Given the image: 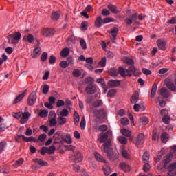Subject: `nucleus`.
Instances as JSON below:
<instances>
[{"label":"nucleus","instance_id":"obj_49","mask_svg":"<svg viewBox=\"0 0 176 176\" xmlns=\"http://www.w3.org/2000/svg\"><path fill=\"white\" fill-rule=\"evenodd\" d=\"M24 163V159L20 158L18 160L16 161L14 166L15 167H19V166H21Z\"/></svg>","mask_w":176,"mask_h":176},{"label":"nucleus","instance_id":"obj_10","mask_svg":"<svg viewBox=\"0 0 176 176\" xmlns=\"http://www.w3.org/2000/svg\"><path fill=\"white\" fill-rule=\"evenodd\" d=\"M28 92V90L25 89L23 91V92L21 94H19L18 96L15 98V99L13 101V104H19L24 97H25V94Z\"/></svg>","mask_w":176,"mask_h":176},{"label":"nucleus","instance_id":"obj_7","mask_svg":"<svg viewBox=\"0 0 176 176\" xmlns=\"http://www.w3.org/2000/svg\"><path fill=\"white\" fill-rule=\"evenodd\" d=\"M85 91L87 94H94V93H97V87L94 85H89L85 87Z\"/></svg>","mask_w":176,"mask_h":176},{"label":"nucleus","instance_id":"obj_63","mask_svg":"<svg viewBox=\"0 0 176 176\" xmlns=\"http://www.w3.org/2000/svg\"><path fill=\"white\" fill-rule=\"evenodd\" d=\"M47 111L43 110L38 113V116H40V118H46V116H47Z\"/></svg>","mask_w":176,"mask_h":176},{"label":"nucleus","instance_id":"obj_26","mask_svg":"<svg viewBox=\"0 0 176 176\" xmlns=\"http://www.w3.org/2000/svg\"><path fill=\"white\" fill-rule=\"evenodd\" d=\"M23 41H28L29 43H32L34 42V35L30 34L28 36H24Z\"/></svg>","mask_w":176,"mask_h":176},{"label":"nucleus","instance_id":"obj_21","mask_svg":"<svg viewBox=\"0 0 176 176\" xmlns=\"http://www.w3.org/2000/svg\"><path fill=\"white\" fill-rule=\"evenodd\" d=\"M95 159L98 162H103V163H107V160H104V157H102L100 153L95 152L94 153Z\"/></svg>","mask_w":176,"mask_h":176},{"label":"nucleus","instance_id":"obj_13","mask_svg":"<svg viewBox=\"0 0 176 176\" xmlns=\"http://www.w3.org/2000/svg\"><path fill=\"white\" fill-rule=\"evenodd\" d=\"M145 142V135L144 133H140L138 135L136 144L137 145H142Z\"/></svg>","mask_w":176,"mask_h":176},{"label":"nucleus","instance_id":"obj_56","mask_svg":"<svg viewBox=\"0 0 176 176\" xmlns=\"http://www.w3.org/2000/svg\"><path fill=\"white\" fill-rule=\"evenodd\" d=\"M68 115H69V111H68V110H67V109H63L62 110V111L60 112V116L63 118L64 116H68Z\"/></svg>","mask_w":176,"mask_h":176},{"label":"nucleus","instance_id":"obj_37","mask_svg":"<svg viewBox=\"0 0 176 176\" xmlns=\"http://www.w3.org/2000/svg\"><path fill=\"white\" fill-rule=\"evenodd\" d=\"M120 168L123 170V171H126L127 168H129V164L126 162H121L120 164Z\"/></svg>","mask_w":176,"mask_h":176},{"label":"nucleus","instance_id":"obj_15","mask_svg":"<svg viewBox=\"0 0 176 176\" xmlns=\"http://www.w3.org/2000/svg\"><path fill=\"white\" fill-rule=\"evenodd\" d=\"M120 85V80H111L108 82V86L109 87H118V86Z\"/></svg>","mask_w":176,"mask_h":176},{"label":"nucleus","instance_id":"obj_42","mask_svg":"<svg viewBox=\"0 0 176 176\" xmlns=\"http://www.w3.org/2000/svg\"><path fill=\"white\" fill-rule=\"evenodd\" d=\"M102 104H103L102 100H98L95 101L94 102H93L92 105L95 108H98V107H101V105H102Z\"/></svg>","mask_w":176,"mask_h":176},{"label":"nucleus","instance_id":"obj_11","mask_svg":"<svg viewBox=\"0 0 176 176\" xmlns=\"http://www.w3.org/2000/svg\"><path fill=\"white\" fill-rule=\"evenodd\" d=\"M74 158L75 163H80V162H82V160H83V155H82V153H80V152L77 151L74 153Z\"/></svg>","mask_w":176,"mask_h":176},{"label":"nucleus","instance_id":"obj_18","mask_svg":"<svg viewBox=\"0 0 176 176\" xmlns=\"http://www.w3.org/2000/svg\"><path fill=\"white\" fill-rule=\"evenodd\" d=\"M108 9L110 10V11L111 12V13H113L114 14H118V13H120V11H119V10H118V7L116 6L112 5V4H109L107 6Z\"/></svg>","mask_w":176,"mask_h":176},{"label":"nucleus","instance_id":"obj_27","mask_svg":"<svg viewBox=\"0 0 176 176\" xmlns=\"http://www.w3.org/2000/svg\"><path fill=\"white\" fill-rule=\"evenodd\" d=\"M123 60L125 64H127V65H134V60L129 57H124Z\"/></svg>","mask_w":176,"mask_h":176},{"label":"nucleus","instance_id":"obj_40","mask_svg":"<svg viewBox=\"0 0 176 176\" xmlns=\"http://www.w3.org/2000/svg\"><path fill=\"white\" fill-rule=\"evenodd\" d=\"M85 83H86V85H94L93 83H94V78L92 77H87L85 80Z\"/></svg>","mask_w":176,"mask_h":176},{"label":"nucleus","instance_id":"obj_28","mask_svg":"<svg viewBox=\"0 0 176 176\" xmlns=\"http://www.w3.org/2000/svg\"><path fill=\"white\" fill-rule=\"evenodd\" d=\"M60 54L62 57H68L69 56V49L68 47L63 48Z\"/></svg>","mask_w":176,"mask_h":176},{"label":"nucleus","instance_id":"obj_29","mask_svg":"<svg viewBox=\"0 0 176 176\" xmlns=\"http://www.w3.org/2000/svg\"><path fill=\"white\" fill-rule=\"evenodd\" d=\"M140 123L141 126H146V124L149 123V120L146 117H142L140 119Z\"/></svg>","mask_w":176,"mask_h":176},{"label":"nucleus","instance_id":"obj_41","mask_svg":"<svg viewBox=\"0 0 176 176\" xmlns=\"http://www.w3.org/2000/svg\"><path fill=\"white\" fill-rule=\"evenodd\" d=\"M142 160L144 163H149V154L148 153H144L143 154Z\"/></svg>","mask_w":176,"mask_h":176},{"label":"nucleus","instance_id":"obj_19","mask_svg":"<svg viewBox=\"0 0 176 176\" xmlns=\"http://www.w3.org/2000/svg\"><path fill=\"white\" fill-rule=\"evenodd\" d=\"M102 21H104L102 17H101V16H98L95 21V27H97V28H100V27H101V25H102L103 24Z\"/></svg>","mask_w":176,"mask_h":176},{"label":"nucleus","instance_id":"obj_58","mask_svg":"<svg viewBox=\"0 0 176 176\" xmlns=\"http://www.w3.org/2000/svg\"><path fill=\"white\" fill-rule=\"evenodd\" d=\"M99 65H101L102 67H105V65H107V58H102L99 62Z\"/></svg>","mask_w":176,"mask_h":176},{"label":"nucleus","instance_id":"obj_38","mask_svg":"<svg viewBox=\"0 0 176 176\" xmlns=\"http://www.w3.org/2000/svg\"><path fill=\"white\" fill-rule=\"evenodd\" d=\"M81 75L82 72H80V70L78 69H74L73 70V76H74V78H79V76H80Z\"/></svg>","mask_w":176,"mask_h":176},{"label":"nucleus","instance_id":"obj_2","mask_svg":"<svg viewBox=\"0 0 176 176\" xmlns=\"http://www.w3.org/2000/svg\"><path fill=\"white\" fill-rule=\"evenodd\" d=\"M171 160H173V153H170L164 157V165L161 168V171L168 170V176H176V162H172L168 165Z\"/></svg>","mask_w":176,"mask_h":176},{"label":"nucleus","instance_id":"obj_52","mask_svg":"<svg viewBox=\"0 0 176 176\" xmlns=\"http://www.w3.org/2000/svg\"><path fill=\"white\" fill-rule=\"evenodd\" d=\"M80 127L82 129H86V119L85 118V116L81 118Z\"/></svg>","mask_w":176,"mask_h":176},{"label":"nucleus","instance_id":"obj_61","mask_svg":"<svg viewBox=\"0 0 176 176\" xmlns=\"http://www.w3.org/2000/svg\"><path fill=\"white\" fill-rule=\"evenodd\" d=\"M47 137V136L46 135V134L43 133L38 136V140H39V141H41V142H44V141H45Z\"/></svg>","mask_w":176,"mask_h":176},{"label":"nucleus","instance_id":"obj_23","mask_svg":"<svg viewBox=\"0 0 176 176\" xmlns=\"http://www.w3.org/2000/svg\"><path fill=\"white\" fill-rule=\"evenodd\" d=\"M8 39L9 43H11L12 45H17V43H19V41H17L16 38H14L12 34H10L8 36Z\"/></svg>","mask_w":176,"mask_h":176},{"label":"nucleus","instance_id":"obj_44","mask_svg":"<svg viewBox=\"0 0 176 176\" xmlns=\"http://www.w3.org/2000/svg\"><path fill=\"white\" fill-rule=\"evenodd\" d=\"M54 151H56V146H51L47 149V153L48 155H53L54 153Z\"/></svg>","mask_w":176,"mask_h":176},{"label":"nucleus","instance_id":"obj_55","mask_svg":"<svg viewBox=\"0 0 176 176\" xmlns=\"http://www.w3.org/2000/svg\"><path fill=\"white\" fill-rule=\"evenodd\" d=\"M103 171L105 175H109L111 174V168L109 166H105L103 168Z\"/></svg>","mask_w":176,"mask_h":176},{"label":"nucleus","instance_id":"obj_34","mask_svg":"<svg viewBox=\"0 0 176 176\" xmlns=\"http://www.w3.org/2000/svg\"><path fill=\"white\" fill-rule=\"evenodd\" d=\"M118 140L120 144H122V145H126L127 144V138H124V136H119L118 138Z\"/></svg>","mask_w":176,"mask_h":176},{"label":"nucleus","instance_id":"obj_53","mask_svg":"<svg viewBox=\"0 0 176 176\" xmlns=\"http://www.w3.org/2000/svg\"><path fill=\"white\" fill-rule=\"evenodd\" d=\"M13 37L14 38L15 40H16L17 42L21 39V34L19 32H16L14 33Z\"/></svg>","mask_w":176,"mask_h":176},{"label":"nucleus","instance_id":"obj_51","mask_svg":"<svg viewBox=\"0 0 176 176\" xmlns=\"http://www.w3.org/2000/svg\"><path fill=\"white\" fill-rule=\"evenodd\" d=\"M7 145L6 142H0V153H2Z\"/></svg>","mask_w":176,"mask_h":176},{"label":"nucleus","instance_id":"obj_45","mask_svg":"<svg viewBox=\"0 0 176 176\" xmlns=\"http://www.w3.org/2000/svg\"><path fill=\"white\" fill-rule=\"evenodd\" d=\"M162 121L164 122V123L165 124H170V122H171V118L168 116H164L162 118Z\"/></svg>","mask_w":176,"mask_h":176},{"label":"nucleus","instance_id":"obj_22","mask_svg":"<svg viewBox=\"0 0 176 176\" xmlns=\"http://www.w3.org/2000/svg\"><path fill=\"white\" fill-rule=\"evenodd\" d=\"M138 93L135 92L131 98V104H137L138 102V97H139Z\"/></svg>","mask_w":176,"mask_h":176},{"label":"nucleus","instance_id":"obj_9","mask_svg":"<svg viewBox=\"0 0 176 176\" xmlns=\"http://www.w3.org/2000/svg\"><path fill=\"white\" fill-rule=\"evenodd\" d=\"M118 32H119V28H118L116 27L113 28V29L111 30V39L113 43H116V36H118Z\"/></svg>","mask_w":176,"mask_h":176},{"label":"nucleus","instance_id":"obj_54","mask_svg":"<svg viewBox=\"0 0 176 176\" xmlns=\"http://www.w3.org/2000/svg\"><path fill=\"white\" fill-rule=\"evenodd\" d=\"M87 25H89V23L87 21L81 23V29L82 31H86V30H87Z\"/></svg>","mask_w":176,"mask_h":176},{"label":"nucleus","instance_id":"obj_33","mask_svg":"<svg viewBox=\"0 0 176 176\" xmlns=\"http://www.w3.org/2000/svg\"><path fill=\"white\" fill-rule=\"evenodd\" d=\"M156 90H157V85H153L151 89V98H153L155 97V95L156 94Z\"/></svg>","mask_w":176,"mask_h":176},{"label":"nucleus","instance_id":"obj_32","mask_svg":"<svg viewBox=\"0 0 176 176\" xmlns=\"http://www.w3.org/2000/svg\"><path fill=\"white\" fill-rule=\"evenodd\" d=\"M120 133L122 134V135H124L125 137H131V131H130L129 130L121 129Z\"/></svg>","mask_w":176,"mask_h":176},{"label":"nucleus","instance_id":"obj_36","mask_svg":"<svg viewBox=\"0 0 176 176\" xmlns=\"http://www.w3.org/2000/svg\"><path fill=\"white\" fill-rule=\"evenodd\" d=\"M59 126H63V124H65L67 123V118L64 117H58V118Z\"/></svg>","mask_w":176,"mask_h":176},{"label":"nucleus","instance_id":"obj_30","mask_svg":"<svg viewBox=\"0 0 176 176\" xmlns=\"http://www.w3.org/2000/svg\"><path fill=\"white\" fill-rule=\"evenodd\" d=\"M166 87L169 90H171L172 91H175L176 87L175 85H174V82L169 81L166 83Z\"/></svg>","mask_w":176,"mask_h":176},{"label":"nucleus","instance_id":"obj_4","mask_svg":"<svg viewBox=\"0 0 176 176\" xmlns=\"http://www.w3.org/2000/svg\"><path fill=\"white\" fill-rule=\"evenodd\" d=\"M36 102V92H32L28 98V104L30 107H32V105H34Z\"/></svg>","mask_w":176,"mask_h":176},{"label":"nucleus","instance_id":"obj_8","mask_svg":"<svg viewBox=\"0 0 176 176\" xmlns=\"http://www.w3.org/2000/svg\"><path fill=\"white\" fill-rule=\"evenodd\" d=\"M94 115L97 119H104V118H105V110H104V109L94 110Z\"/></svg>","mask_w":176,"mask_h":176},{"label":"nucleus","instance_id":"obj_50","mask_svg":"<svg viewBox=\"0 0 176 176\" xmlns=\"http://www.w3.org/2000/svg\"><path fill=\"white\" fill-rule=\"evenodd\" d=\"M101 14L104 16H109V14H111V11H109L108 9L104 8L102 10Z\"/></svg>","mask_w":176,"mask_h":176},{"label":"nucleus","instance_id":"obj_1","mask_svg":"<svg viewBox=\"0 0 176 176\" xmlns=\"http://www.w3.org/2000/svg\"><path fill=\"white\" fill-rule=\"evenodd\" d=\"M111 135H112V131H107L103 135H100L99 141L101 144H104L106 141V142L102 146V148H103V152H104L106 156L111 160V162H114V160L119 158V153H113V149L111 146L112 140L109 138Z\"/></svg>","mask_w":176,"mask_h":176},{"label":"nucleus","instance_id":"obj_20","mask_svg":"<svg viewBox=\"0 0 176 176\" xmlns=\"http://www.w3.org/2000/svg\"><path fill=\"white\" fill-rule=\"evenodd\" d=\"M34 162L37 163V164H38L39 166H48V164L46 161H43V160H41L39 158H36L35 160H34Z\"/></svg>","mask_w":176,"mask_h":176},{"label":"nucleus","instance_id":"obj_16","mask_svg":"<svg viewBox=\"0 0 176 176\" xmlns=\"http://www.w3.org/2000/svg\"><path fill=\"white\" fill-rule=\"evenodd\" d=\"M41 53H42V49L41 47H36L32 53V56L33 58H35L39 56H41Z\"/></svg>","mask_w":176,"mask_h":176},{"label":"nucleus","instance_id":"obj_46","mask_svg":"<svg viewBox=\"0 0 176 176\" xmlns=\"http://www.w3.org/2000/svg\"><path fill=\"white\" fill-rule=\"evenodd\" d=\"M64 141H65L67 144H72V138H71V135L67 134Z\"/></svg>","mask_w":176,"mask_h":176},{"label":"nucleus","instance_id":"obj_48","mask_svg":"<svg viewBox=\"0 0 176 176\" xmlns=\"http://www.w3.org/2000/svg\"><path fill=\"white\" fill-rule=\"evenodd\" d=\"M80 45L84 50H86L87 49V45L86 44V41L85 39H81L80 41Z\"/></svg>","mask_w":176,"mask_h":176},{"label":"nucleus","instance_id":"obj_62","mask_svg":"<svg viewBox=\"0 0 176 176\" xmlns=\"http://www.w3.org/2000/svg\"><path fill=\"white\" fill-rule=\"evenodd\" d=\"M50 123L52 127L56 126V124H57V121L56 120V118H52V119H50Z\"/></svg>","mask_w":176,"mask_h":176},{"label":"nucleus","instance_id":"obj_3","mask_svg":"<svg viewBox=\"0 0 176 176\" xmlns=\"http://www.w3.org/2000/svg\"><path fill=\"white\" fill-rule=\"evenodd\" d=\"M126 74L128 76H133V75H134V76H139L140 74H141V71L136 69L134 65H132L126 69Z\"/></svg>","mask_w":176,"mask_h":176},{"label":"nucleus","instance_id":"obj_39","mask_svg":"<svg viewBox=\"0 0 176 176\" xmlns=\"http://www.w3.org/2000/svg\"><path fill=\"white\" fill-rule=\"evenodd\" d=\"M32 141H33V142H37L38 140H36L35 138H34L32 136H31L30 138H27V137L24 138L25 142H31Z\"/></svg>","mask_w":176,"mask_h":176},{"label":"nucleus","instance_id":"obj_31","mask_svg":"<svg viewBox=\"0 0 176 176\" xmlns=\"http://www.w3.org/2000/svg\"><path fill=\"white\" fill-rule=\"evenodd\" d=\"M109 74L111 76H118L119 75V71L115 68L110 69Z\"/></svg>","mask_w":176,"mask_h":176},{"label":"nucleus","instance_id":"obj_59","mask_svg":"<svg viewBox=\"0 0 176 176\" xmlns=\"http://www.w3.org/2000/svg\"><path fill=\"white\" fill-rule=\"evenodd\" d=\"M115 94H116V89H111L107 93L109 97H113Z\"/></svg>","mask_w":176,"mask_h":176},{"label":"nucleus","instance_id":"obj_43","mask_svg":"<svg viewBox=\"0 0 176 176\" xmlns=\"http://www.w3.org/2000/svg\"><path fill=\"white\" fill-rule=\"evenodd\" d=\"M115 21V19L111 17H107L103 19L102 24H107L108 23H113Z\"/></svg>","mask_w":176,"mask_h":176},{"label":"nucleus","instance_id":"obj_24","mask_svg":"<svg viewBox=\"0 0 176 176\" xmlns=\"http://www.w3.org/2000/svg\"><path fill=\"white\" fill-rule=\"evenodd\" d=\"M161 141L164 144H166L168 141V134L166 132H163L161 135Z\"/></svg>","mask_w":176,"mask_h":176},{"label":"nucleus","instance_id":"obj_47","mask_svg":"<svg viewBox=\"0 0 176 176\" xmlns=\"http://www.w3.org/2000/svg\"><path fill=\"white\" fill-rule=\"evenodd\" d=\"M130 121H129V118H123L122 119H121V124H122V126H127L128 124H129Z\"/></svg>","mask_w":176,"mask_h":176},{"label":"nucleus","instance_id":"obj_12","mask_svg":"<svg viewBox=\"0 0 176 176\" xmlns=\"http://www.w3.org/2000/svg\"><path fill=\"white\" fill-rule=\"evenodd\" d=\"M157 44L159 49H160V50H166V43L165 40L158 39L157 41Z\"/></svg>","mask_w":176,"mask_h":176},{"label":"nucleus","instance_id":"obj_17","mask_svg":"<svg viewBox=\"0 0 176 176\" xmlns=\"http://www.w3.org/2000/svg\"><path fill=\"white\" fill-rule=\"evenodd\" d=\"M60 16L61 14L60 11H53L51 15V19H52V20H54L55 21H57V20L60 19Z\"/></svg>","mask_w":176,"mask_h":176},{"label":"nucleus","instance_id":"obj_14","mask_svg":"<svg viewBox=\"0 0 176 176\" xmlns=\"http://www.w3.org/2000/svg\"><path fill=\"white\" fill-rule=\"evenodd\" d=\"M160 94L164 98H168L170 97V91L166 88H162L160 89Z\"/></svg>","mask_w":176,"mask_h":176},{"label":"nucleus","instance_id":"obj_25","mask_svg":"<svg viewBox=\"0 0 176 176\" xmlns=\"http://www.w3.org/2000/svg\"><path fill=\"white\" fill-rule=\"evenodd\" d=\"M118 74H120L122 78H126V76H127V70L124 69V68L122 67H120Z\"/></svg>","mask_w":176,"mask_h":176},{"label":"nucleus","instance_id":"obj_57","mask_svg":"<svg viewBox=\"0 0 176 176\" xmlns=\"http://www.w3.org/2000/svg\"><path fill=\"white\" fill-rule=\"evenodd\" d=\"M21 116L22 118L28 120L30 116H31V114L29 112H24L23 113H21Z\"/></svg>","mask_w":176,"mask_h":176},{"label":"nucleus","instance_id":"obj_5","mask_svg":"<svg viewBox=\"0 0 176 176\" xmlns=\"http://www.w3.org/2000/svg\"><path fill=\"white\" fill-rule=\"evenodd\" d=\"M137 19H138V13L135 12L129 18H126L125 23L128 25H131V24H133V21L135 22L137 20Z\"/></svg>","mask_w":176,"mask_h":176},{"label":"nucleus","instance_id":"obj_35","mask_svg":"<svg viewBox=\"0 0 176 176\" xmlns=\"http://www.w3.org/2000/svg\"><path fill=\"white\" fill-rule=\"evenodd\" d=\"M79 120H80L79 114L78 113V112L75 111L74 113V121L75 124H78Z\"/></svg>","mask_w":176,"mask_h":176},{"label":"nucleus","instance_id":"obj_60","mask_svg":"<svg viewBox=\"0 0 176 176\" xmlns=\"http://www.w3.org/2000/svg\"><path fill=\"white\" fill-rule=\"evenodd\" d=\"M68 65H68V62L67 60H63L60 63V66L62 68H67Z\"/></svg>","mask_w":176,"mask_h":176},{"label":"nucleus","instance_id":"obj_6","mask_svg":"<svg viewBox=\"0 0 176 176\" xmlns=\"http://www.w3.org/2000/svg\"><path fill=\"white\" fill-rule=\"evenodd\" d=\"M55 32H56V30H54V29L49 28H45L42 31L43 35L44 36H46L47 38L49 36H53V35H54Z\"/></svg>","mask_w":176,"mask_h":176},{"label":"nucleus","instance_id":"obj_64","mask_svg":"<svg viewBox=\"0 0 176 176\" xmlns=\"http://www.w3.org/2000/svg\"><path fill=\"white\" fill-rule=\"evenodd\" d=\"M56 60H57V58L53 55H51L49 59L50 64H54V63H56Z\"/></svg>","mask_w":176,"mask_h":176}]
</instances>
